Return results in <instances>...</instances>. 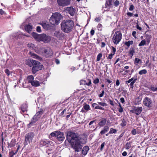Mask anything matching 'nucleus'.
Wrapping results in <instances>:
<instances>
[{
  "mask_svg": "<svg viewBox=\"0 0 157 157\" xmlns=\"http://www.w3.org/2000/svg\"><path fill=\"white\" fill-rule=\"evenodd\" d=\"M105 145V142H103L101 144V147H100L101 151H102V150H103V149Z\"/></svg>",
  "mask_w": 157,
  "mask_h": 157,
  "instance_id": "nucleus-55",
  "label": "nucleus"
},
{
  "mask_svg": "<svg viewBox=\"0 0 157 157\" xmlns=\"http://www.w3.org/2000/svg\"><path fill=\"white\" fill-rule=\"evenodd\" d=\"M36 31L39 33H40L41 31V27L40 26H38L36 27Z\"/></svg>",
  "mask_w": 157,
  "mask_h": 157,
  "instance_id": "nucleus-51",
  "label": "nucleus"
},
{
  "mask_svg": "<svg viewBox=\"0 0 157 157\" xmlns=\"http://www.w3.org/2000/svg\"><path fill=\"white\" fill-rule=\"evenodd\" d=\"M109 103L112 106L114 105V103L113 101L110 99H109Z\"/></svg>",
  "mask_w": 157,
  "mask_h": 157,
  "instance_id": "nucleus-62",
  "label": "nucleus"
},
{
  "mask_svg": "<svg viewBox=\"0 0 157 157\" xmlns=\"http://www.w3.org/2000/svg\"><path fill=\"white\" fill-rule=\"evenodd\" d=\"M124 132L122 133L118 137L117 139V140H119L121 139V138L124 136Z\"/></svg>",
  "mask_w": 157,
  "mask_h": 157,
  "instance_id": "nucleus-52",
  "label": "nucleus"
},
{
  "mask_svg": "<svg viewBox=\"0 0 157 157\" xmlns=\"http://www.w3.org/2000/svg\"><path fill=\"white\" fill-rule=\"evenodd\" d=\"M62 18V15L60 13L57 12L53 13L49 19L50 22L52 25H57L59 23Z\"/></svg>",
  "mask_w": 157,
  "mask_h": 157,
  "instance_id": "nucleus-4",
  "label": "nucleus"
},
{
  "mask_svg": "<svg viewBox=\"0 0 157 157\" xmlns=\"http://www.w3.org/2000/svg\"><path fill=\"white\" fill-rule=\"evenodd\" d=\"M131 133L133 135H136V130L135 129L132 130L131 131Z\"/></svg>",
  "mask_w": 157,
  "mask_h": 157,
  "instance_id": "nucleus-58",
  "label": "nucleus"
},
{
  "mask_svg": "<svg viewBox=\"0 0 157 157\" xmlns=\"http://www.w3.org/2000/svg\"><path fill=\"white\" fill-rule=\"evenodd\" d=\"M145 36H146L145 40L147 43L148 44L150 42V40L151 38V36L150 35H148L147 34H146Z\"/></svg>",
  "mask_w": 157,
  "mask_h": 157,
  "instance_id": "nucleus-26",
  "label": "nucleus"
},
{
  "mask_svg": "<svg viewBox=\"0 0 157 157\" xmlns=\"http://www.w3.org/2000/svg\"><path fill=\"white\" fill-rule=\"evenodd\" d=\"M124 72L123 73V75H126L128 72H129L130 71L128 70H125L124 69H122V71H121L120 72Z\"/></svg>",
  "mask_w": 157,
  "mask_h": 157,
  "instance_id": "nucleus-44",
  "label": "nucleus"
},
{
  "mask_svg": "<svg viewBox=\"0 0 157 157\" xmlns=\"http://www.w3.org/2000/svg\"><path fill=\"white\" fill-rule=\"evenodd\" d=\"M43 113V110H40L37 112L34 115L35 116L37 117H38L40 118L42 114Z\"/></svg>",
  "mask_w": 157,
  "mask_h": 157,
  "instance_id": "nucleus-31",
  "label": "nucleus"
},
{
  "mask_svg": "<svg viewBox=\"0 0 157 157\" xmlns=\"http://www.w3.org/2000/svg\"><path fill=\"white\" fill-rule=\"evenodd\" d=\"M114 0H106L105 6L107 7V6H110L111 5Z\"/></svg>",
  "mask_w": 157,
  "mask_h": 157,
  "instance_id": "nucleus-30",
  "label": "nucleus"
},
{
  "mask_svg": "<svg viewBox=\"0 0 157 157\" xmlns=\"http://www.w3.org/2000/svg\"><path fill=\"white\" fill-rule=\"evenodd\" d=\"M74 25V22L72 20H64L60 24L61 29L64 33H68L72 30Z\"/></svg>",
  "mask_w": 157,
  "mask_h": 157,
  "instance_id": "nucleus-2",
  "label": "nucleus"
},
{
  "mask_svg": "<svg viewBox=\"0 0 157 157\" xmlns=\"http://www.w3.org/2000/svg\"><path fill=\"white\" fill-rule=\"evenodd\" d=\"M89 150V147L88 146H86L83 147L82 150V154L84 155H86Z\"/></svg>",
  "mask_w": 157,
  "mask_h": 157,
  "instance_id": "nucleus-19",
  "label": "nucleus"
},
{
  "mask_svg": "<svg viewBox=\"0 0 157 157\" xmlns=\"http://www.w3.org/2000/svg\"><path fill=\"white\" fill-rule=\"evenodd\" d=\"M97 27L98 30L100 31L102 29V25L101 24H99Z\"/></svg>",
  "mask_w": 157,
  "mask_h": 157,
  "instance_id": "nucleus-48",
  "label": "nucleus"
},
{
  "mask_svg": "<svg viewBox=\"0 0 157 157\" xmlns=\"http://www.w3.org/2000/svg\"><path fill=\"white\" fill-rule=\"evenodd\" d=\"M37 121L33 117L31 120V122L30 123L27 125V127L28 128H30L31 126L34 125V124Z\"/></svg>",
  "mask_w": 157,
  "mask_h": 157,
  "instance_id": "nucleus-20",
  "label": "nucleus"
},
{
  "mask_svg": "<svg viewBox=\"0 0 157 157\" xmlns=\"http://www.w3.org/2000/svg\"><path fill=\"white\" fill-rule=\"evenodd\" d=\"M122 38V35L121 32L117 31L114 34L112 38V41L113 43L117 44L121 41Z\"/></svg>",
  "mask_w": 157,
  "mask_h": 157,
  "instance_id": "nucleus-6",
  "label": "nucleus"
},
{
  "mask_svg": "<svg viewBox=\"0 0 157 157\" xmlns=\"http://www.w3.org/2000/svg\"><path fill=\"white\" fill-rule=\"evenodd\" d=\"M28 108V106L27 104L26 103H23L21 105L20 109L21 111L23 113H24L27 111Z\"/></svg>",
  "mask_w": 157,
  "mask_h": 157,
  "instance_id": "nucleus-18",
  "label": "nucleus"
},
{
  "mask_svg": "<svg viewBox=\"0 0 157 157\" xmlns=\"http://www.w3.org/2000/svg\"><path fill=\"white\" fill-rule=\"evenodd\" d=\"M112 54H114V55L115 54V53L116 51V49L114 48V47L112 46Z\"/></svg>",
  "mask_w": 157,
  "mask_h": 157,
  "instance_id": "nucleus-64",
  "label": "nucleus"
},
{
  "mask_svg": "<svg viewBox=\"0 0 157 157\" xmlns=\"http://www.w3.org/2000/svg\"><path fill=\"white\" fill-rule=\"evenodd\" d=\"M5 73L9 76L11 74V72L10 71L7 69H6L5 70Z\"/></svg>",
  "mask_w": 157,
  "mask_h": 157,
  "instance_id": "nucleus-46",
  "label": "nucleus"
},
{
  "mask_svg": "<svg viewBox=\"0 0 157 157\" xmlns=\"http://www.w3.org/2000/svg\"><path fill=\"white\" fill-rule=\"evenodd\" d=\"M27 64L30 67H32V71L33 74L42 69L43 65L40 62L32 59L28 60Z\"/></svg>",
  "mask_w": 157,
  "mask_h": 157,
  "instance_id": "nucleus-3",
  "label": "nucleus"
},
{
  "mask_svg": "<svg viewBox=\"0 0 157 157\" xmlns=\"http://www.w3.org/2000/svg\"><path fill=\"white\" fill-rule=\"evenodd\" d=\"M121 124L122 127L125 126L126 124V122L125 120L123 119L122 120V122L121 123Z\"/></svg>",
  "mask_w": 157,
  "mask_h": 157,
  "instance_id": "nucleus-45",
  "label": "nucleus"
},
{
  "mask_svg": "<svg viewBox=\"0 0 157 157\" xmlns=\"http://www.w3.org/2000/svg\"><path fill=\"white\" fill-rule=\"evenodd\" d=\"M99 82V79L98 78H97L96 79H94L93 81L94 83L95 84L98 83Z\"/></svg>",
  "mask_w": 157,
  "mask_h": 157,
  "instance_id": "nucleus-53",
  "label": "nucleus"
},
{
  "mask_svg": "<svg viewBox=\"0 0 157 157\" xmlns=\"http://www.w3.org/2000/svg\"><path fill=\"white\" fill-rule=\"evenodd\" d=\"M151 90L153 91H155L157 90V87L155 88L153 86H151V87L150 89Z\"/></svg>",
  "mask_w": 157,
  "mask_h": 157,
  "instance_id": "nucleus-54",
  "label": "nucleus"
},
{
  "mask_svg": "<svg viewBox=\"0 0 157 157\" xmlns=\"http://www.w3.org/2000/svg\"><path fill=\"white\" fill-rule=\"evenodd\" d=\"M70 1V0H57L58 6L62 7L69 5Z\"/></svg>",
  "mask_w": 157,
  "mask_h": 157,
  "instance_id": "nucleus-9",
  "label": "nucleus"
},
{
  "mask_svg": "<svg viewBox=\"0 0 157 157\" xmlns=\"http://www.w3.org/2000/svg\"><path fill=\"white\" fill-rule=\"evenodd\" d=\"M109 130V127L108 126H105L104 127L103 129L101 131L100 134L101 135L104 134L107 132Z\"/></svg>",
  "mask_w": 157,
  "mask_h": 157,
  "instance_id": "nucleus-22",
  "label": "nucleus"
},
{
  "mask_svg": "<svg viewBox=\"0 0 157 157\" xmlns=\"http://www.w3.org/2000/svg\"><path fill=\"white\" fill-rule=\"evenodd\" d=\"M143 109L142 107H135L133 110L131 112L132 113H135L137 115H139Z\"/></svg>",
  "mask_w": 157,
  "mask_h": 157,
  "instance_id": "nucleus-11",
  "label": "nucleus"
},
{
  "mask_svg": "<svg viewBox=\"0 0 157 157\" xmlns=\"http://www.w3.org/2000/svg\"><path fill=\"white\" fill-rule=\"evenodd\" d=\"M50 136L52 137H56L59 141H63L65 139L64 133L58 131L52 132L50 134ZM49 137L51 139L50 136Z\"/></svg>",
  "mask_w": 157,
  "mask_h": 157,
  "instance_id": "nucleus-5",
  "label": "nucleus"
},
{
  "mask_svg": "<svg viewBox=\"0 0 157 157\" xmlns=\"http://www.w3.org/2000/svg\"><path fill=\"white\" fill-rule=\"evenodd\" d=\"M91 84L90 80L88 79L86 80H81L80 81V85H86L90 86Z\"/></svg>",
  "mask_w": 157,
  "mask_h": 157,
  "instance_id": "nucleus-15",
  "label": "nucleus"
},
{
  "mask_svg": "<svg viewBox=\"0 0 157 157\" xmlns=\"http://www.w3.org/2000/svg\"><path fill=\"white\" fill-rule=\"evenodd\" d=\"M134 79V78H131V79H129V80H128L126 81L125 82V83L126 84H127L128 86H129V85H128V84L129 83H130V82L131 83L133 80Z\"/></svg>",
  "mask_w": 157,
  "mask_h": 157,
  "instance_id": "nucleus-42",
  "label": "nucleus"
},
{
  "mask_svg": "<svg viewBox=\"0 0 157 157\" xmlns=\"http://www.w3.org/2000/svg\"><path fill=\"white\" fill-rule=\"evenodd\" d=\"M137 80V78L134 79L129 84V86H130V88L132 89L134 87V84L135 83Z\"/></svg>",
  "mask_w": 157,
  "mask_h": 157,
  "instance_id": "nucleus-33",
  "label": "nucleus"
},
{
  "mask_svg": "<svg viewBox=\"0 0 157 157\" xmlns=\"http://www.w3.org/2000/svg\"><path fill=\"white\" fill-rule=\"evenodd\" d=\"M146 44V41L145 40H142L140 43L139 44L138 46L140 47L145 45Z\"/></svg>",
  "mask_w": 157,
  "mask_h": 157,
  "instance_id": "nucleus-38",
  "label": "nucleus"
},
{
  "mask_svg": "<svg viewBox=\"0 0 157 157\" xmlns=\"http://www.w3.org/2000/svg\"><path fill=\"white\" fill-rule=\"evenodd\" d=\"M117 132L116 129H113V128H111L110 129V131L109 132V133L113 134Z\"/></svg>",
  "mask_w": 157,
  "mask_h": 157,
  "instance_id": "nucleus-39",
  "label": "nucleus"
},
{
  "mask_svg": "<svg viewBox=\"0 0 157 157\" xmlns=\"http://www.w3.org/2000/svg\"><path fill=\"white\" fill-rule=\"evenodd\" d=\"M41 83V82L37 80H34L32 83H31V85L33 86H34L35 87H37L39 86H40V84Z\"/></svg>",
  "mask_w": 157,
  "mask_h": 157,
  "instance_id": "nucleus-23",
  "label": "nucleus"
},
{
  "mask_svg": "<svg viewBox=\"0 0 157 157\" xmlns=\"http://www.w3.org/2000/svg\"><path fill=\"white\" fill-rule=\"evenodd\" d=\"M98 104L102 106H106L107 105V104L104 102H98Z\"/></svg>",
  "mask_w": 157,
  "mask_h": 157,
  "instance_id": "nucleus-47",
  "label": "nucleus"
},
{
  "mask_svg": "<svg viewBox=\"0 0 157 157\" xmlns=\"http://www.w3.org/2000/svg\"><path fill=\"white\" fill-rule=\"evenodd\" d=\"M83 108L86 111H87L90 110V106L89 105L86 104H84L83 106Z\"/></svg>",
  "mask_w": 157,
  "mask_h": 157,
  "instance_id": "nucleus-34",
  "label": "nucleus"
},
{
  "mask_svg": "<svg viewBox=\"0 0 157 157\" xmlns=\"http://www.w3.org/2000/svg\"><path fill=\"white\" fill-rule=\"evenodd\" d=\"M101 18L99 17H96L95 19V21L97 22H99Z\"/></svg>",
  "mask_w": 157,
  "mask_h": 157,
  "instance_id": "nucleus-60",
  "label": "nucleus"
},
{
  "mask_svg": "<svg viewBox=\"0 0 157 157\" xmlns=\"http://www.w3.org/2000/svg\"><path fill=\"white\" fill-rule=\"evenodd\" d=\"M66 139L71 143L72 147L75 151L78 152L79 149H81V138L78 134L73 132H68L66 135Z\"/></svg>",
  "mask_w": 157,
  "mask_h": 157,
  "instance_id": "nucleus-1",
  "label": "nucleus"
},
{
  "mask_svg": "<svg viewBox=\"0 0 157 157\" xmlns=\"http://www.w3.org/2000/svg\"><path fill=\"white\" fill-rule=\"evenodd\" d=\"M119 4L120 2L119 1L116 0L114 2V5L115 6H117L119 5Z\"/></svg>",
  "mask_w": 157,
  "mask_h": 157,
  "instance_id": "nucleus-50",
  "label": "nucleus"
},
{
  "mask_svg": "<svg viewBox=\"0 0 157 157\" xmlns=\"http://www.w3.org/2000/svg\"><path fill=\"white\" fill-rule=\"evenodd\" d=\"M144 105L147 107H150L151 106V104L152 103L151 99L149 98L146 97L144 100Z\"/></svg>",
  "mask_w": 157,
  "mask_h": 157,
  "instance_id": "nucleus-13",
  "label": "nucleus"
},
{
  "mask_svg": "<svg viewBox=\"0 0 157 157\" xmlns=\"http://www.w3.org/2000/svg\"><path fill=\"white\" fill-rule=\"evenodd\" d=\"M65 11L72 16H74L75 13V10L71 6L67 7L65 9Z\"/></svg>",
  "mask_w": 157,
  "mask_h": 157,
  "instance_id": "nucleus-10",
  "label": "nucleus"
},
{
  "mask_svg": "<svg viewBox=\"0 0 157 157\" xmlns=\"http://www.w3.org/2000/svg\"><path fill=\"white\" fill-rule=\"evenodd\" d=\"M64 34L60 32L59 34V36H60V37H58L59 38H63L64 37Z\"/></svg>",
  "mask_w": 157,
  "mask_h": 157,
  "instance_id": "nucleus-61",
  "label": "nucleus"
},
{
  "mask_svg": "<svg viewBox=\"0 0 157 157\" xmlns=\"http://www.w3.org/2000/svg\"><path fill=\"white\" fill-rule=\"evenodd\" d=\"M41 25L43 28L46 30H48L50 27V25L45 23H41Z\"/></svg>",
  "mask_w": 157,
  "mask_h": 157,
  "instance_id": "nucleus-27",
  "label": "nucleus"
},
{
  "mask_svg": "<svg viewBox=\"0 0 157 157\" xmlns=\"http://www.w3.org/2000/svg\"><path fill=\"white\" fill-rule=\"evenodd\" d=\"M114 55V54H112V53L110 54L107 57V59H111L113 58V57Z\"/></svg>",
  "mask_w": 157,
  "mask_h": 157,
  "instance_id": "nucleus-49",
  "label": "nucleus"
},
{
  "mask_svg": "<svg viewBox=\"0 0 157 157\" xmlns=\"http://www.w3.org/2000/svg\"><path fill=\"white\" fill-rule=\"evenodd\" d=\"M16 143V140L15 139H12L10 143L8 144V145L10 147H14Z\"/></svg>",
  "mask_w": 157,
  "mask_h": 157,
  "instance_id": "nucleus-29",
  "label": "nucleus"
},
{
  "mask_svg": "<svg viewBox=\"0 0 157 157\" xmlns=\"http://www.w3.org/2000/svg\"><path fill=\"white\" fill-rule=\"evenodd\" d=\"M28 46L29 47H32L33 48L34 47V45L33 44L31 43L28 44Z\"/></svg>",
  "mask_w": 157,
  "mask_h": 157,
  "instance_id": "nucleus-63",
  "label": "nucleus"
},
{
  "mask_svg": "<svg viewBox=\"0 0 157 157\" xmlns=\"http://www.w3.org/2000/svg\"><path fill=\"white\" fill-rule=\"evenodd\" d=\"M106 122V120L105 118H102L98 123L99 126H103L105 125Z\"/></svg>",
  "mask_w": 157,
  "mask_h": 157,
  "instance_id": "nucleus-25",
  "label": "nucleus"
},
{
  "mask_svg": "<svg viewBox=\"0 0 157 157\" xmlns=\"http://www.w3.org/2000/svg\"><path fill=\"white\" fill-rule=\"evenodd\" d=\"M30 53L31 57L33 58H35L40 61L42 60V59L41 57L39 56L34 53L30 52Z\"/></svg>",
  "mask_w": 157,
  "mask_h": 157,
  "instance_id": "nucleus-21",
  "label": "nucleus"
},
{
  "mask_svg": "<svg viewBox=\"0 0 157 157\" xmlns=\"http://www.w3.org/2000/svg\"><path fill=\"white\" fill-rule=\"evenodd\" d=\"M51 40V38L50 36H47L45 34H41V41L45 42L48 43Z\"/></svg>",
  "mask_w": 157,
  "mask_h": 157,
  "instance_id": "nucleus-12",
  "label": "nucleus"
},
{
  "mask_svg": "<svg viewBox=\"0 0 157 157\" xmlns=\"http://www.w3.org/2000/svg\"><path fill=\"white\" fill-rule=\"evenodd\" d=\"M102 54L101 53H99L98 54V55L97 56V61H99L100 60L101 58L102 57Z\"/></svg>",
  "mask_w": 157,
  "mask_h": 157,
  "instance_id": "nucleus-40",
  "label": "nucleus"
},
{
  "mask_svg": "<svg viewBox=\"0 0 157 157\" xmlns=\"http://www.w3.org/2000/svg\"><path fill=\"white\" fill-rule=\"evenodd\" d=\"M133 44V41L132 40L125 42L124 44L127 46L129 47L130 45H132Z\"/></svg>",
  "mask_w": 157,
  "mask_h": 157,
  "instance_id": "nucleus-36",
  "label": "nucleus"
},
{
  "mask_svg": "<svg viewBox=\"0 0 157 157\" xmlns=\"http://www.w3.org/2000/svg\"><path fill=\"white\" fill-rule=\"evenodd\" d=\"M18 150V148H17V150L15 151V153H14V151H12L11 152H10L9 153L10 157H13L14 155L16 154L17 153Z\"/></svg>",
  "mask_w": 157,
  "mask_h": 157,
  "instance_id": "nucleus-35",
  "label": "nucleus"
},
{
  "mask_svg": "<svg viewBox=\"0 0 157 157\" xmlns=\"http://www.w3.org/2000/svg\"><path fill=\"white\" fill-rule=\"evenodd\" d=\"M135 50L133 48H131L129 51V53L132 56L133 55L134 53H135Z\"/></svg>",
  "mask_w": 157,
  "mask_h": 157,
  "instance_id": "nucleus-32",
  "label": "nucleus"
},
{
  "mask_svg": "<svg viewBox=\"0 0 157 157\" xmlns=\"http://www.w3.org/2000/svg\"><path fill=\"white\" fill-rule=\"evenodd\" d=\"M32 35L36 40L41 41V34H39L33 32L32 33Z\"/></svg>",
  "mask_w": 157,
  "mask_h": 157,
  "instance_id": "nucleus-16",
  "label": "nucleus"
},
{
  "mask_svg": "<svg viewBox=\"0 0 157 157\" xmlns=\"http://www.w3.org/2000/svg\"><path fill=\"white\" fill-rule=\"evenodd\" d=\"M60 32L59 31H55L54 33V36L57 38L60 37L59 36Z\"/></svg>",
  "mask_w": 157,
  "mask_h": 157,
  "instance_id": "nucleus-43",
  "label": "nucleus"
},
{
  "mask_svg": "<svg viewBox=\"0 0 157 157\" xmlns=\"http://www.w3.org/2000/svg\"><path fill=\"white\" fill-rule=\"evenodd\" d=\"M147 71L146 69H143L140 71L139 72V74L140 75H142L143 74H145L147 73Z\"/></svg>",
  "mask_w": 157,
  "mask_h": 157,
  "instance_id": "nucleus-37",
  "label": "nucleus"
},
{
  "mask_svg": "<svg viewBox=\"0 0 157 157\" xmlns=\"http://www.w3.org/2000/svg\"><path fill=\"white\" fill-rule=\"evenodd\" d=\"M134 6L133 5H130L129 8V10L130 11L133 10L134 9Z\"/></svg>",
  "mask_w": 157,
  "mask_h": 157,
  "instance_id": "nucleus-57",
  "label": "nucleus"
},
{
  "mask_svg": "<svg viewBox=\"0 0 157 157\" xmlns=\"http://www.w3.org/2000/svg\"><path fill=\"white\" fill-rule=\"evenodd\" d=\"M41 54L46 58H49L51 57L53 53L52 50L50 48H43L42 49Z\"/></svg>",
  "mask_w": 157,
  "mask_h": 157,
  "instance_id": "nucleus-8",
  "label": "nucleus"
},
{
  "mask_svg": "<svg viewBox=\"0 0 157 157\" xmlns=\"http://www.w3.org/2000/svg\"><path fill=\"white\" fill-rule=\"evenodd\" d=\"M96 109H99L103 110H104V109L103 108L99 106L98 105L97 106V107H96Z\"/></svg>",
  "mask_w": 157,
  "mask_h": 157,
  "instance_id": "nucleus-59",
  "label": "nucleus"
},
{
  "mask_svg": "<svg viewBox=\"0 0 157 157\" xmlns=\"http://www.w3.org/2000/svg\"><path fill=\"white\" fill-rule=\"evenodd\" d=\"M25 28V31L29 33H30L33 30L32 25L30 24L26 25Z\"/></svg>",
  "mask_w": 157,
  "mask_h": 157,
  "instance_id": "nucleus-17",
  "label": "nucleus"
},
{
  "mask_svg": "<svg viewBox=\"0 0 157 157\" xmlns=\"http://www.w3.org/2000/svg\"><path fill=\"white\" fill-rule=\"evenodd\" d=\"M35 136L33 132H29L26 134L25 136L24 145H26L32 142L33 138Z\"/></svg>",
  "mask_w": 157,
  "mask_h": 157,
  "instance_id": "nucleus-7",
  "label": "nucleus"
},
{
  "mask_svg": "<svg viewBox=\"0 0 157 157\" xmlns=\"http://www.w3.org/2000/svg\"><path fill=\"white\" fill-rule=\"evenodd\" d=\"M137 22H138V21ZM136 28L140 30H142L141 27L139 26L138 22L136 23Z\"/></svg>",
  "mask_w": 157,
  "mask_h": 157,
  "instance_id": "nucleus-56",
  "label": "nucleus"
},
{
  "mask_svg": "<svg viewBox=\"0 0 157 157\" xmlns=\"http://www.w3.org/2000/svg\"><path fill=\"white\" fill-rule=\"evenodd\" d=\"M131 147V143L130 142H128L126 145L125 148L126 149L128 150Z\"/></svg>",
  "mask_w": 157,
  "mask_h": 157,
  "instance_id": "nucleus-41",
  "label": "nucleus"
},
{
  "mask_svg": "<svg viewBox=\"0 0 157 157\" xmlns=\"http://www.w3.org/2000/svg\"><path fill=\"white\" fill-rule=\"evenodd\" d=\"M51 141H49L48 140H41L40 141V147H43V146H48L49 144H50V143Z\"/></svg>",
  "mask_w": 157,
  "mask_h": 157,
  "instance_id": "nucleus-14",
  "label": "nucleus"
},
{
  "mask_svg": "<svg viewBox=\"0 0 157 157\" xmlns=\"http://www.w3.org/2000/svg\"><path fill=\"white\" fill-rule=\"evenodd\" d=\"M34 77L32 75H29L27 78V81L29 83H32V82L34 80Z\"/></svg>",
  "mask_w": 157,
  "mask_h": 157,
  "instance_id": "nucleus-24",
  "label": "nucleus"
},
{
  "mask_svg": "<svg viewBox=\"0 0 157 157\" xmlns=\"http://www.w3.org/2000/svg\"><path fill=\"white\" fill-rule=\"evenodd\" d=\"M142 63V60L141 59L137 58H135L134 61V64L136 65H137L139 63Z\"/></svg>",
  "mask_w": 157,
  "mask_h": 157,
  "instance_id": "nucleus-28",
  "label": "nucleus"
}]
</instances>
